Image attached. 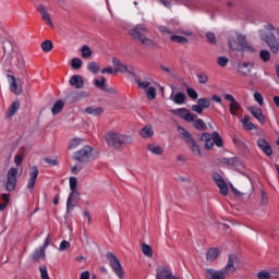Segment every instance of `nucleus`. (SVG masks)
<instances>
[{
    "label": "nucleus",
    "mask_w": 279,
    "mask_h": 279,
    "mask_svg": "<svg viewBox=\"0 0 279 279\" xmlns=\"http://www.w3.org/2000/svg\"><path fill=\"white\" fill-rule=\"evenodd\" d=\"M258 37L266 43L269 47L271 53H279V26H275L272 24H265L258 32Z\"/></svg>",
    "instance_id": "1"
},
{
    "label": "nucleus",
    "mask_w": 279,
    "mask_h": 279,
    "mask_svg": "<svg viewBox=\"0 0 279 279\" xmlns=\"http://www.w3.org/2000/svg\"><path fill=\"white\" fill-rule=\"evenodd\" d=\"M236 265H239V256L236 254H230L226 266L220 270L207 268L205 270L208 279H226V276H231L236 271Z\"/></svg>",
    "instance_id": "2"
},
{
    "label": "nucleus",
    "mask_w": 279,
    "mask_h": 279,
    "mask_svg": "<svg viewBox=\"0 0 279 279\" xmlns=\"http://www.w3.org/2000/svg\"><path fill=\"white\" fill-rule=\"evenodd\" d=\"M23 157L21 155H16L14 158V163L16 167L10 168L7 173V183L5 191L12 192L16 189V184L19 182V178L23 175Z\"/></svg>",
    "instance_id": "3"
},
{
    "label": "nucleus",
    "mask_w": 279,
    "mask_h": 279,
    "mask_svg": "<svg viewBox=\"0 0 279 279\" xmlns=\"http://www.w3.org/2000/svg\"><path fill=\"white\" fill-rule=\"evenodd\" d=\"M229 47L232 51H247L248 53L256 52V48L248 44L245 36L235 33L229 37Z\"/></svg>",
    "instance_id": "4"
},
{
    "label": "nucleus",
    "mask_w": 279,
    "mask_h": 279,
    "mask_svg": "<svg viewBox=\"0 0 279 279\" xmlns=\"http://www.w3.org/2000/svg\"><path fill=\"white\" fill-rule=\"evenodd\" d=\"M105 141L107 144L110 145V147H113L114 149H119V147L123 145H131V143L134 142L132 136L121 134L117 131H109L105 134Z\"/></svg>",
    "instance_id": "5"
},
{
    "label": "nucleus",
    "mask_w": 279,
    "mask_h": 279,
    "mask_svg": "<svg viewBox=\"0 0 279 279\" xmlns=\"http://www.w3.org/2000/svg\"><path fill=\"white\" fill-rule=\"evenodd\" d=\"M147 32L145 25L137 24L130 31V36L133 40H137L141 45H144V47H156V41L147 37Z\"/></svg>",
    "instance_id": "6"
},
{
    "label": "nucleus",
    "mask_w": 279,
    "mask_h": 279,
    "mask_svg": "<svg viewBox=\"0 0 279 279\" xmlns=\"http://www.w3.org/2000/svg\"><path fill=\"white\" fill-rule=\"evenodd\" d=\"M199 141L204 143L205 149H213V147L218 146V147H223V138L219 134V132L214 131L211 134L210 133H202L198 135Z\"/></svg>",
    "instance_id": "7"
},
{
    "label": "nucleus",
    "mask_w": 279,
    "mask_h": 279,
    "mask_svg": "<svg viewBox=\"0 0 279 279\" xmlns=\"http://www.w3.org/2000/svg\"><path fill=\"white\" fill-rule=\"evenodd\" d=\"M107 259L110 263V267L112 268V271L116 274V276L119 279H123L125 277V271L123 270V265H121V260L117 258V255H114L112 252H108L106 254Z\"/></svg>",
    "instance_id": "8"
},
{
    "label": "nucleus",
    "mask_w": 279,
    "mask_h": 279,
    "mask_svg": "<svg viewBox=\"0 0 279 279\" xmlns=\"http://www.w3.org/2000/svg\"><path fill=\"white\" fill-rule=\"evenodd\" d=\"M73 158L78 162H90L95 158L93 156V148L90 146H84L81 150L74 153Z\"/></svg>",
    "instance_id": "9"
},
{
    "label": "nucleus",
    "mask_w": 279,
    "mask_h": 279,
    "mask_svg": "<svg viewBox=\"0 0 279 279\" xmlns=\"http://www.w3.org/2000/svg\"><path fill=\"white\" fill-rule=\"evenodd\" d=\"M36 180H38V168L33 166L28 173V180L26 185V189L29 191V193H34V187L36 186Z\"/></svg>",
    "instance_id": "10"
},
{
    "label": "nucleus",
    "mask_w": 279,
    "mask_h": 279,
    "mask_svg": "<svg viewBox=\"0 0 279 279\" xmlns=\"http://www.w3.org/2000/svg\"><path fill=\"white\" fill-rule=\"evenodd\" d=\"M173 114H177V117H180L181 119H184V121H187L189 123L195 121L197 119V116L195 113L189 112L186 108L175 109L173 111Z\"/></svg>",
    "instance_id": "11"
},
{
    "label": "nucleus",
    "mask_w": 279,
    "mask_h": 279,
    "mask_svg": "<svg viewBox=\"0 0 279 279\" xmlns=\"http://www.w3.org/2000/svg\"><path fill=\"white\" fill-rule=\"evenodd\" d=\"M77 199H80V192L74 190L70 193L68 201H66V213H71L75 206H77Z\"/></svg>",
    "instance_id": "12"
},
{
    "label": "nucleus",
    "mask_w": 279,
    "mask_h": 279,
    "mask_svg": "<svg viewBox=\"0 0 279 279\" xmlns=\"http://www.w3.org/2000/svg\"><path fill=\"white\" fill-rule=\"evenodd\" d=\"M94 85L96 86V88H99L100 90H104L105 93H109L110 95L117 94V89H114V87H108V85H106L105 76H101L100 80H95Z\"/></svg>",
    "instance_id": "13"
},
{
    "label": "nucleus",
    "mask_w": 279,
    "mask_h": 279,
    "mask_svg": "<svg viewBox=\"0 0 279 279\" xmlns=\"http://www.w3.org/2000/svg\"><path fill=\"white\" fill-rule=\"evenodd\" d=\"M213 180L214 182H216L221 195H228V184L223 180V177L218 173H215L213 175Z\"/></svg>",
    "instance_id": "14"
},
{
    "label": "nucleus",
    "mask_w": 279,
    "mask_h": 279,
    "mask_svg": "<svg viewBox=\"0 0 279 279\" xmlns=\"http://www.w3.org/2000/svg\"><path fill=\"white\" fill-rule=\"evenodd\" d=\"M248 111L254 117V119L258 120V122L262 125H265L267 119L265 118V114H263V110L256 106L250 107Z\"/></svg>",
    "instance_id": "15"
},
{
    "label": "nucleus",
    "mask_w": 279,
    "mask_h": 279,
    "mask_svg": "<svg viewBox=\"0 0 279 279\" xmlns=\"http://www.w3.org/2000/svg\"><path fill=\"white\" fill-rule=\"evenodd\" d=\"M252 69H254V63L244 62L238 65V73H240L243 77H247L252 75Z\"/></svg>",
    "instance_id": "16"
},
{
    "label": "nucleus",
    "mask_w": 279,
    "mask_h": 279,
    "mask_svg": "<svg viewBox=\"0 0 279 279\" xmlns=\"http://www.w3.org/2000/svg\"><path fill=\"white\" fill-rule=\"evenodd\" d=\"M7 77L9 80L11 93H14V95H21V93H23V87H21L16 82V76L8 75Z\"/></svg>",
    "instance_id": "17"
},
{
    "label": "nucleus",
    "mask_w": 279,
    "mask_h": 279,
    "mask_svg": "<svg viewBox=\"0 0 279 279\" xmlns=\"http://www.w3.org/2000/svg\"><path fill=\"white\" fill-rule=\"evenodd\" d=\"M37 10H38L39 14L41 15L43 21H45L46 24L49 25L50 27H53V22H51V15H49L47 8H45V5H43V4H39L37 7Z\"/></svg>",
    "instance_id": "18"
},
{
    "label": "nucleus",
    "mask_w": 279,
    "mask_h": 279,
    "mask_svg": "<svg viewBox=\"0 0 279 279\" xmlns=\"http://www.w3.org/2000/svg\"><path fill=\"white\" fill-rule=\"evenodd\" d=\"M147 151L153 154V156H162L165 154V148L156 143H150L147 145Z\"/></svg>",
    "instance_id": "19"
},
{
    "label": "nucleus",
    "mask_w": 279,
    "mask_h": 279,
    "mask_svg": "<svg viewBox=\"0 0 279 279\" xmlns=\"http://www.w3.org/2000/svg\"><path fill=\"white\" fill-rule=\"evenodd\" d=\"M257 146L262 149L267 156H271L274 150H271V145L265 141V138H259L257 141Z\"/></svg>",
    "instance_id": "20"
},
{
    "label": "nucleus",
    "mask_w": 279,
    "mask_h": 279,
    "mask_svg": "<svg viewBox=\"0 0 279 279\" xmlns=\"http://www.w3.org/2000/svg\"><path fill=\"white\" fill-rule=\"evenodd\" d=\"M187 145H189L193 156H196L197 158L202 157V148L199 147L197 142H195L194 138H192L190 142H187Z\"/></svg>",
    "instance_id": "21"
},
{
    "label": "nucleus",
    "mask_w": 279,
    "mask_h": 279,
    "mask_svg": "<svg viewBox=\"0 0 279 279\" xmlns=\"http://www.w3.org/2000/svg\"><path fill=\"white\" fill-rule=\"evenodd\" d=\"M140 136L142 138H151V136H154V126H151V124H146L140 130Z\"/></svg>",
    "instance_id": "22"
},
{
    "label": "nucleus",
    "mask_w": 279,
    "mask_h": 279,
    "mask_svg": "<svg viewBox=\"0 0 279 279\" xmlns=\"http://www.w3.org/2000/svg\"><path fill=\"white\" fill-rule=\"evenodd\" d=\"M70 86H74L75 88H84V78L82 75H73L70 78Z\"/></svg>",
    "instance_id": "23"
},
{
    "label": "nucleus",
    "mask_w": 279,
    "mask_h": 279,
    "mask_svg": "<svg viewBox=\"0 0 279 279\" xmlns=\"http://www.w3.org/2000/svg\"><path fill=\"white\" fill-rule=\"evenodd\" d=\"M170 100L178 106H182V104H184V101L186 100V95H184V93L182 92H179L175 95L171 94Z\"/></svg>",
    "instance_id": "24"
},
{
    "label": "nucleus",
    "mask_w": 279,
    "mask_h": 279,
    "mask_svg": "<svg viewBox=\"0 0 279 279\" xmlns=\"http://www.w3.org/2000/svg\"><path fill=\"white\" fill-rule=\"evenodd\" d=\"M177 130L179 132L180 138H183L184 142L189 143V142L193 141V136L186 129H184L182 126H178Z\"/></svg>",
    "instance_id": "25"
},
{
    "label": "nucleus",
    "mask_w": 279,
    "mask_h": 279,
    "mask_svg": "<svg viewBox=\"0 0 279 279\" xmlns=\"http://www.w3.org/2000/svg\"><path fill=\"white\" fill-rule=\"evenodd\" d=\"M8 60L13 66H23V58L19 54H8Z\"/></svg>",
    "instance_id": "26"
},
{
    "label": "nucleus",
    "mask_w": 279,
    "mask_h": 279,
    "mask_svg": "<svg viewBox=\"0 0 279 279\" xmlns=\"http://www.w3.org/2000/svg\"><path fill=\"white\" fill-rule=\"evenodd\" d=\"M217 258H219V248H209L206 253V259L209 260V263H213L214 260H217Z\"/></svg>",
    "instance_id": "27"
},
{
    "label": "nucleus",
    "mask_w": 279,
    "mask_h": 279,
    "mask_svg": "<svg viewBox=\"0 0 279 279\" xmlns=\"http://www.w3.org/2000/svg\"><path fill=\"white\" fill-rule=\"evenodd\" d=\"M112 65L116 73H123V70L125 69V64L121 62V60H119L117 57L112 58Z\"/></svg>",
    "instance_id": "28"
},
{
    "label": "nucleus",
    "mask_w": 279,
    "mask_h": 279,
    "mask_svg": "<svg viewBox=\"0 0 279 279\" xmlns=\"http://www.w3.org/2000/svg\"><path fill=\"white\" fill-rule=\"evenodd\" d=\"M87 114H92V117H99V114H104V108L101 107H88L85 109Z\"/></svg>",
    "instance_id": "29"
},
{
    "label": "nucleus",
    "mask_w": 279,
    "mask_h": 279,
    "mask_svg": "<svg viewBox=\"0 0 279 279\" xmlns=\"http://www.w3.org/2000/svg\"><path fill=\"white\" fill-rule=\"evenodd\" d=\"M241 122H242V126H243L244 130H246L247 132H250V130H256V125H254V124L252 123V121H250L248 116H245L244 118H242Z\"/></svg>",
    "instance_id": "30"
},
{
    "label": "nucleus",
    "mask_w": 279,
    "mask_h": 279,
    "mask_svg": "<svg viewBox=\"0 0 279 279\" xmlns=\"http://www.w3.org/2000/svg\"><path fill=\"white\" fill-rule=\"evenodd\" d=\"M193 126L196 130H199L201 132H205V130L208 129V126L206 125V122H204V120L202 119L193 120Z\"/></svg>",
    "instance_id": "31"
},
{
    "label": "nucleus",
    "mask_w": 279,
    "mask_h": 279,
    "mask_svg": "<svg viewBox=\"0 0 279 279\" xmlns=\"http://www.w3.org/2000/svg\"><path fill=\"white\" fill-rule=\"evenodd\" d=\"M135 82L138 86V88H143L144 90H147L149 87H151V81L149 80H141V78H135Z\"/></svg>",
    "instance_id": "32"
},
{
    "label": "nucleus",
    "mask_w": 279,
    "mask_h": 279,
    "mask_svg": "<svg viewBox=\"0 0 279 279\" xmlns=\"http://www.w3.org/2000/svg\"><path fill=\"white\" fill-rule=\"evenodd\" d=\"M84 140L80 138V137H74L69 142V146L68 149H77V147H80V145H82Z\"/></svg>",
    "instance_id": "33"
},
{
    "label": "nucleus",
    "mask_w": 279,
    "mask_h": 279,
    "mask_svg": "<svg viewBox=\"0 0 279 279\" xmlns=\"http://www.w3.org/2000/svg\"><path fill=\"white\" fill-rule=\"evenodd\" d=\"M142 252H143L144 256H147V258L154 257V250L149 246V244L143 243Z\"/></svg>",
    "instance_id": "34"
},
{
    "label": "nucleus",
    "mask_w": 279,
    "mask_h": 279,
    "mask_svg": "<svg viewBox=\"0 0 279 279\" xmlns=\"http://www.w3.org/2000/svg\"><path fill=\"white\" fill-rule=\"evenodd\" d=\"M64 108V101L62 100H58L53 107H52V114L56 116V114H60V112H62V109Z\"/></svg>",
    "instance_id": "35"
},
{
    "label": "nucleus",
    "mask_w": 279,
    "mask_h": 279,
    "mask_svg": "<svg viewBox=\"0 0 279 279\" xmlns=\"http://www.w3.org/2000/svg\"><path fill=\"white\" fill-rule=\"evenodd\" d=\"M21 108V102L19 100H15L9 108L8 116L14 117L15 112H19V109Z\"/></svg>",
    "instance_id": "36"
},
{
    "label": "nucleus",
    "mask_w": 279,
    "mask_h": 279,
    "mask_svg": "<svg viewBox=\"0 0 279 279\" xmlns=\"http://www.w3.org/2000/svg\"><path fill=\"white\" fill-rule=\"evenodd\" d=\"M239 110H241V105H239L236 100L230 104L229 111L232 117H236V112H239Z\"/></svg>",
    "instance_id": "37"
},
{
    "label": "nucleus",
    "mask_w": 279,
    "mask_h": 279,
    "mask_svg": "<svg viewBox=\"0 0 279 279\" xmlns=\"http://www.w3.org/2000/svg\"><path fill=\"white\" fill-rule=\"evenodd\" d=\"M170 40H171V43H179L180 45H184V44L189 43V39H186L183 36H178V35H171Z\"/></svg>",
    "instance_id": "38"
},
{
    "label": "nucleus",
    "mask_w": 279,
    "mask_h": 279,
    "mask_svg": "<svg viewBox=\"0 0 279 279\" xmlns=\"http://www.w3.org/2000/svg\"><path fill=\"white\" fill-rule=\"evenodd\" d=\"M259 58L263 60V62H269L271 60V52H269V50L263 49L259 52Z\"/></svg>",
    "instance_id": "39"
},
{
    "label": "nucleus",
    "mask_w": 279,
    "mask_h": 279,
    "mask_svg": "<svg viewBox=\"0 0 279 279\" xmlns=\"http://www.w3.org/2000/svg\"><path fill=\"white\" fill-rule=\"evenodd\" d=\"M41 49L43 51H45L46 53H49V51H51L53 49V43H51V40H45L41 43Z\"/></svg>",
    "instance_id": "40"
},
{
    "label": "nucleus",
    "mask_w": 279,
    "mask_h": 279,
    "mask_svg": "<svg viewBox=\"0 0 279 279\" xmlns=\"http://www.w3.org/2000/svg\"><path fill=\"white\" fill-rule=\"evenodd\" d=\"M81 52L82 58H90V56H93V50L86 45L81 48Z\"/></svg>",
    "instance_id": "41"
},
{
    "label": "nucleus",
    "mask_w": 279,
    "mask_h": 279,
    "mask_svg": "<svg viewBox=\"0 0 279 279\" xmlns=\"http://www.w3.org/2000/svg\"><path fill=\"white\" fill-rule=\"evenodd\" d=\"M146 97L150 100L156 99V87L154 85L146 89Z\"/></svg>",
    "instance_id": "42"
},
{
    "label": "nucleus",
    "mask_w": 279,
    "mask_h": 279,
    "mask_svg": "<svg viewBox=\"0 0 279 279\" xmlns=\"http://www.w3.org/2000/svg\"><path fill=\"white\" fill-rule=\"evenodd\" d=\"M87 69H88V71H90V73L97 74V73H99V63L89 62L87 64Z\"/></svg>",
    "instance_id": "43"
},
{
    "label": "nucleus",
    "mask_w": 279,
    "mask_h": 279,
    "mask_svg": "<svg viewBox=\"0 0 279 279\" xmlns=\"http://www.w3.org/2000/svg\"><path fill=\"white\" fill-rule=\"evenodd\" d=\"M34 258L35 260H40L45 258V250L41 246H39V248L35 251Z\"/></svg>",
    "instance_id": "44"
},
{
    "label": "nucleus",
    "mask_w": 279,
    "mask_h": 279,
    "mask_svg": "<svg viewBox=\"0 0 279 279\" xmlns=\"http://www.w3.org/2000/svg\"><path fill=\"white\" fill-rule=\"evenodd\" d=\"M221 162L223 165H229V167H234L238 162L239 159L232 157V158H222Z\"/></svg>",
    "instance_id": "45"
},
{
    "label": "nucleus",
    "mask_w": 279,
    "mask_h": 279,
    "mask_svg": "<svg viewBox=\"0 0 279 279\" xmlns=\"http://www.w3.org/2000/svg\"><path fill=\"white\" fill-rule=\"evenodd\" d=\"M197 104H199L203 110H205L206 108H210V100L208 98H199L197 100Z\"/></svg>",
    "instance_id": "46"
},
{
    "label": "nucleus",
    "mask_w": 279,
    "mask_h": 279,
    "mask_svg": "<svg viewBox=\"0 0 279 279\" xmlns=\"http://www.w3.org/2000/svg\"><path fill=\"white\" fill-rule=\"evenodd\" d=\"M253 97H254L256 104H258V106H264L265 99L263 98V95L259 92H255Z\"/></svg>",
    "instance_id": "47"
},
{
    "label": "nucleus",
    "mask_w": 279,
    "mask_h": 279,
    "mask_svg": "<svg viewBox=\"0 0 279 279\" xmlns=\"http://www.w3.org/2000/svg\"><path fill=\"white\" fill-rule=\"evenodd\" d=\"M72 69H82V59L73 58L71 61Z\"/></svg>",
    "instance_id": "48"
},
{
    "label": "nucleus",
    "mask_w": 279,
    "mask_h": 279,
    "mask_svg": "<svg viewBox=\"0 0 279 279\" xmlns=\"http://www.w3.org/2000/svg\"><path fill=\"white\" fill-rule=\"evenodd\" d=\"M39 271H40L41 279H51L49 278V271H47V266H40Z\"/></svg>",
    "instance_id": "49"
},
{
    "label": "nucleus",
    "mask_w": 279,
    "mask_h": 279,
    "mask_svg": "<svg viewBox=\"0 0 279 279\" xmlns=\"http://www.w3.org/2000/svg\"><path fill=\"white\" fill-rule=\"evenodd\" d=\"M257 278L258 279H269V278H271V272H269L268 270H260L257 274Z\"/></svg>",
    "instance_id": "50"
},
{
    "label": "nucleus",
    "mask_w": 279,
    "mask_h": 279,
    "mask_svg": "<svg viewBox=\"0 0 279 279\" xmlns=\"http://www.w3.org/2000/svg\"><path fill=\"white\" fill-rule=\"evenodd\" d=\"M101 73H102V75H106L107 73L109 75H117V71L112 66H110V65H108L107 68H104L101 70Z\"/></svg>",
    "instance_id": "51"
},
{
    "label": "nucleus",
    "mask_w": 279,
    "mask_h": 279,
    "mask_svg": "<svg viewBox=\"0 0 279 279\" xmlns=\"http://www.w3.org/2000/svg\"><path fill=\"white\" fill-rule=\"evenodd\" d=\"M68 247H71V243L66 240H63L59 245V252H66Z\"/></svg>",
    "instance_id": "52"
},
{
    "label": "nucleus",
    "mask_w": 279,
    "mask_h": 279,
    "mask_svg": "<svg viewBox=\"0 0 279 279\" xmlns=\"http://www.w3.org/2000/svg\"><path fill=\"white\" fill-rule=\"evenodd\" d=\"M70 190L77 191V178L75 177L70 178Z\"/></svg>",
    "instance_id": "53"
},
{
    "label": "nucleus",
    "mask_w": 279,
    "mask_h": 279,
    "mask_svg": "<svg viewBox=\"0 0 279 279\" xmlns=\"http://www.w3.org/2000/svg\"><path fill=\"white\" fill-rule=\"evenodd\" d=\"M123 73H128L129 75H132L133 77H136L134 66H132V65H124Z\"/></svg>",
    "instance_id": "54"
},
{
    "label": "nucleus",
    "mask_w": 279,
    "mask_h": 279,
    "mask_svg": "<svg viewBox=\"0 0 279 279\" xmlns=\"http://www.w3.org/2000/svg\"><path fill=\"white\" fill-rule=\"evenodd\" d=\"M197 80H198L199 84H207V82H208V74L201 73V74L197 75Z\"/></svg>",
    "instance_id": "55"
},
{
    "label": "nucleus",
    "mask_w": 279,
    "mask_h": 279,
    "mask_svg": "<svg viewBox=\"0 0 279 279\" xmlns=\"http://www.w3.org/2000/svg\"><path fill=\"white\" fill-rule=\"evenodd\" d=\"M217 64L219 66H228V58L227 57H219L217 59Z\"/></svg>",
    "instance_id": "56"
},
{
    "label": "nucleus",
    "mask_w": 279,
    "mask_h": 279,
    "mask_svg": "<svg viewBox=\"0 0 279 279\" xmlns=\"http://www.w3.org/2000/svg\"><path fill=\"white\" fill-rule=\"evenodd\" d=\"M186 93L191 99H197V92L195 89L189 87Z\"/></svg>",
    "instance_id": "57"
},
{
    "label": "nucleus",
    "mask_w": 279,
    "mask_h": 279,
    "mask_svg": "<svg viewBox=\"0 0 279 279\" xmlns=\"http://www.w3.org/2000/svg\"><path fill=\"white\" fill-rule=\"evenodd\" d=\"M206 38H207V41L210 43V45H215L217 43L214 33H210V32L207 33Z\"/></svg>",
    "instance_id": "58"
},
{
    "label": "nucleus",
    "mask_w": 279,
    "mask_h": 279,
    "mask_svg": "<svg viewBox=\"0 0 279 279\" xmlns=\"http://www.w3.org/2000/svg\"><path fill=\"white\" fill-rule=\"evenodd\" d=\"M192 110L193 112H197V114H202V112H204V109L199 105H193Z\"/></svg>",
    "instance_id": "59"
},
{
    "label": "nucleus",
    "mask_w": 279,
    "mask_h": 279,
    "mask_svg": "<svg viewBox=\"0 0 279 279\" xmlns=\"http://www.w3.org/2000/svg\"><path fill=\"white\" fill-rule=\"evenodd\" d=\"M225 99L227 101H230V104H234L236 101V99L234 98V96L230 95V94H227L225 95Z\"/></svg>",
    "instance_id": "60"
},
{
    "label": "nucleus",
    "mask_w": 279,
    "mask_h": 279,
    "mask_svg": "<svg viewBox=\"0 0 279 279\" xmlns=\"http://www.w3.org/2000/svg\"><path fill=\"white\" fill-rule=\"evenodd\" d=\"M233 143H234V145H236V147H241L242 145L245 144V143L243 142V140L236 138V137H233Z\"/></svg>",
    "instance_id": "61"
},
{
    "label": "nucleus",
    "mask_w": 279,
    "mask_h": 279,
    "mask_svg": "<svg viewBox=\"0 0 279 279\" xmlns=\"http://www.w3.org/2000/svg\"><path fill=\"white\" fill-rule=\"evenodd\" d=\"M80 279H90V271L86 270L81 274Z\"/></svg>",
    "instance_id": "62"
},
{
    "label": "nucleus",
    "mask_w": 279,
    "mask_h": 279,
    "mask_svg": "<svg viewBox=\"0 0 279 279\" xmlns=\"http://www.w3.org/2000/svg\"><path fill=\"white\" fill-rule=\"evenodd\" d=\"M159 32H161V34H171V29H169L167 26H160Z\"/></svg>",
    "instance_id": "63"
},
{
    "label": "nucleus",
    "mask_w": 279,
    "mask_h": 279,
    "mask_svg": "<svg viewBox=\"0 0 279 279\" xmlns=\"http://www.w3.org/2000/svg\"><path fill=\"white\" fill-rule=\"evenodd\" d=\"M46 162L52 167H56L58 165V159H46Z\"/></svg>",
    "instance_id": "64"
}]
</instances>
